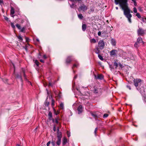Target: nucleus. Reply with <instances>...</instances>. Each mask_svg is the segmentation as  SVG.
I'll use <instances>...</instances> for the list:
<instances>
[{"label":"nucleus","instance_id":"b1692460","mask_svg":"<svg viewBox=\"0 0 146 146\" xmlns=\"http://www.w3.org/2000/svg\"><path fill=\"white\" fill-rule=\"evenodd\" d=\"M92 115L93 116V117L95 118V119H96V117H97V115H96V113H91Z\"/></svg>","mask_w":146,"mask_h":146},{"label":"nucleus","instance_id":"f704fd0d","mask_svg":"<svg viewBox=\"0 0 146 146\" xmlns=\"http://www.w3.org/2000/svg\"><path fill=\"white\" fill-rule=\"evenodd\" d=\"M136 15L138 18H141V16L139 13H137Z\"/></svg>","mask_w":146,"mask_h":146},{"label":"nucleus","instance_id":"de8ad7c7","mask_svg":"<svg viewBox=\"0 0 146 146\" xmlns=\"http://www.w3.org/2000/svg\"><path fill=\"white\" fill-rule=\"evenodd\" d=\"M21 32H23L24 30H25V28L24 27H23L22 29H21Z\"/></svg>","mask_w":146,"mask_h":146},{"label":"nucleus","instance_id":"bb28decb","mask_svg":"<svg viewBox=\"0 0 146 146\" xmlns=\"http://www.w3.org/2000/svg\"><path fill=\"white\" fill-rule=\"evenodd\" d=\"M60 108L62 109H63L64 108V104L62 103H61L60 105Z\"/></svg>","mask_w":146,"mask_h":146},{"label":"nucleus","instance_id":"6e6552de","mask_svg":"<svg viewBox=\"0 0 146 146\" xmlns=\"http://www.w3.org/2000/svg\"><path fill=\"white\" fill-rule=\"evenodd\" d=\"M95 78L96 79L102 80L104 79V76L102 74H99L97 76L96 75H95Z\"/></svg>","mask_w":146,"mask_h":146},{"label":"nucleus","instance_id":"6e6d98bb","mask_svg":"<svg viewBox=\"0 0 146 146\" xmlns=\"http://www.w3.org/2000/svg\"><path fill=\"white\" fill-rule=\"evenodd\" d=\"M53 131H56V128L55 126H54L53 127Z\"/></svg>","mask_w":146,"mask_h":146},{"label":"nucleus","instance_id":"680f3d73","mask_svg":"<svg viewBox=\"0 0 146 146\" xmlns=\"http://www.w3.org/2000/svg\"><path fill=\"white\" fill-rule=\"evenodd\" d=\"M58 96L59 98H60L61 97V94L60 93H59L58 95Z\"/></svg>","mask_w":146,"mask_h":146},{"label":"nucleus","instance_id":"dca6fc26","mask_svg":"<svg viewBox=\"0 0 146 146\" xmlns=\"http://www.w3.org/2000/svg\"><path fill=\"white\" fill-rule=\"evenodd\" d=\"M111 43L113 46H115L116 44V41L115 39L112 38L111 40Z\"/></svg>","mask_w":146,"mask_h":146},{"label":"nucleus","instance_id":"79ce46f5","mask_svg":"<svg viewBox=\"0 0 146 146\" xmlns=\"http://www.w3.org/2000/svg\"><path fill=\"white\" fill-rule=\"evenodd\" d=\"M98 127H96L95 129V130H94V133L95 134V135H96V132H97V130H98Z\"/></svg>","mask_w":146,"mask_h":146},{"label":"nucleus","instance_id":"4be33fe9","mask_svg":"<svg viewBox=\"0 0 146 146\" xmlns=\"http://www.w3.org/2000/svg\"><path fill=\"white\" fill-rule=\"evenodd\" d=\"M90 41L91 43H95L96 42V40L94 38L90 39Z\"/></svg>","mask_w":146,"mask_h":146},{"label":"nucleus","instance_id":"09e8293b","mask_svg":"<svg viewBox=\"0 0 146 146\" xmlns=\"http://www.w3.org/2000/svg\"><path fill=\"white\" fill-rule=\"evenodd\" d=\"M51 143L50 141H49L47 143L46 145L47 146H49Z\"/></svg>","mask_w":146,"mask_h":146},{"label":"nucleus","instance_id":"3c124183","mask_svg":"<svg viewBox=\"0 0 146 146\" xmlns=\"http://www.w3.org/2000/svg\"><path fill=\"white\" fill-rule=\"evenodd\" d=\"M74 4L72 3V5H70V7L72 8H73L74 7Z\"/></svg>","mask_w":146,"mask_h":146},{"label":"nucleus","instance_id":"8fccbe9b","mask_svg":"<svg viewBox=\"0 0 146 146\" xmlns=\"http://www.w3.org/2000/svg\"><path fill=\"white\" fill-rule=\"evenodd\" d=\"M142 21L143 22H145L146 21V18H143L142 19Z\"/></svg>","mask_w":146,"mask_h":146},{"label":"nucleus","instance_id":"5fc2aeb1","mask_svg":"<svg viewBox=\"0 0 146 146\" xmlns=\"http://www.w3.org/2000/svg\"><path fill=\"white\" fill-rule=\"evenodd\" d=\"M67 135L68 137H69L70 135L69 132L67 131Z\"/></svg>","mask_w":146,"mask_h":146},{"label":"nucleus","instance_id":"7ed1b4c3","mask_svg":"<svg viewBox=\"0 0 146 146\" xmlns=\"http://www.w3.org/2000/svg\"><path fill=\"white\" fill-rule=\"evenodd\" d=\"M133 81L134 86L137 87L140 84L141 80L139 78H135L134 79Z\"/></svg>","mask_w":146,"mask_h":146},{"label":"nucleus","instance_id":"338daca9","mask_svg":"<svg viewBox=\"0 0 146 146\" xmlns=\"http://www.w3.org/2000/svg\"><path fill=\"white\" fill-rule=\"evenodd\" d=\"M131 1L133 2V3L136 2V0H131Z\"/></svg>","mask_w":146,"mask_h":146},{"label":"nucleus","instance_id":"c756f323","mask_svg":"<svg viewBox=\"0 0 146 146\" xmlns=\"http://www.w3.org/2000/svg\"><path fill=\"white\" fill-rule=\"evenodd\" d=\"M48 96L47 97L46 100V102L45 103V106H48L50 104V103L49 102H47L46 101V100L48 99Z\"/></svg>","mask_w":146,"mask_h":146},{"label":"nucleus","instance_id":"f257e3e1","mask_svg":"<svg viewBox=\"0 0 146 146\" xmlns=\"http://www.w3.org/2000/svg\"><path fill=\"white\" fill-rule=\"evenodd\" d=\"M114 2L116 5L119 4L121 8L123 11L124 15L127 19L129 22L131 23L132 15L130 13L133 12L128 6L127 0H114Z\"/></svg>","mask_w":146,"mask_h":146},{"label":"nucleus","instance_id":"c03bdc74","mask_svg":"<svg viewBox=\"0 0 146 146\" xmlns=\"http://www.w3.org/2000/svg\"><path fill=\"white\" fill-rule=\"evenodd\" d=\"M138 9L139 11L140 12H142L143 11L142 8L141 7H139L138 8Z\"/></svg>","mask_w":146,"mask_h":146},{"label":"nucleus","instance_id":"6ab92c4d","mask_svg":"<svg viewBox=\"0 0 146 146\" xmlns=\"http://www.w3.org/2000/svg\"><path fill=\"white\" fill-rule=\"evenodd\" d=\"M15 76L16 78L20 79L21 81H22V79L21 75H19L18 74H16Z\"/></svg>","mask_w":146,"mask_h":146},{"label":"nucleus","instance_id":"774afa93","mask_svg":"<svg viewBox=\"0 0 146 146\" xmlns=\"http://www.w3.org/2000/svg\"><path fill=\"white\" fill-rule=\"evenodd\" d=\"M77 76H76L74 77V78L75 79H76L77 78Z\"/></svg>","mask_w":146,"mask_h":146},{"label":"nucleus","instance_id":"603ef678","mask_svg":"<svg viewBox=\"0 0 146 146\" xmlns=\"http://www.w3.org/2000/svg\"><path fill=\"white\" fill-rule=\"evenodd\" d=\"M4 19H5V20H6L7 21H8V19H9L6 17H4Z\"/></svg>","mask_w":146,"mask_h":146},{"label":"nucleus","instance_id":"473e14b6","mask_svg":"<svg viewBox=\"0 0 146 146\" xmlns=\"http://www.w3.org/2000/svg\"><path fill=\"white\" fill-rule=\"evenodd\" d=\"M98 58H99V59L101 60H103V57L100 55L98 54Z\"/></svg>","mask_w":146,"mask_h":146},{"label":"nucleus","instance_id":"4d7b16f0","mask_svg":"<svg viewBox=\"0 0 146 146\" xmlns=\"http://www.w3.org/2000/svg\"><path fill=\"white\" fill-rule=\"evenodd\" d=\"M25 39L26 40V41H27V42L28 41V40L29 39V38L27 37H25Z\"/></svg>","mask_w":146,"mask_h":146},{"label":"nucleus","instance_id":"4c0bfd02","mask_svg":"<svg viewBox=\"0 0 146 146\" xmlns=\"http://www.w3.org/2000/svg\"><path fill=\"white\" fill-rule=\"evenodd\" d=\"M11 27L13 29H14L15 28V26L14 25V24L12 23H11Z\"/></svg>","mask_w":146,"mask_h":146},{"label":"nucleus","instance_id":"052dcab7","mask_svg":"<svg viewBox=\"0 0 146 146\" xmlns=\"http://www.w3.org/2000/svg\"><path fill=\"white\" fill-rule=\"evenodd\" d=\"M43 58L45 59L47 58V57L46 55H44L43 56Z\"/></svg>","mask_w":146,"mask_h":146},{"label":"nucleus","instance_id":"49530a36","mask_svg":"<svg viewBox=\"0 0 146 146\" xmlns=\"http://www.w3.org/2000/svg\"><path fill=\"white\" fill-rule=\"evenodd\" d=\"M27 47L28 46L27 45H26L24 47V48L26 51H27L28 50Z\"/></svg>","mask_w":146,"mask_h":146},{"label":"nucleus","instance_id":"f03ea898","mask_svg":"<svg viewBox=\"0 0 146 146\" xmlns=\"http://www.w3.org/2000/svg\"><path fill=\"white\" fill-rule=\"evenodd\" d=\"M105 46V43L103 40H100L98 42V46L97 47L102 50L104 48Z\"/></svg>","mask_w":146,"mask_h":146},{"label":"nucleus","instance_id":"1a4fd4ad","mask_svg":"<svg viewBox=\"0 0 146 146\" xmlns=\"http://www.w3.org/2000/svg\"><path fill=\"white\" fill-rule=\"evenodd\" d=\"M48 116L49 117L48 118L49 120H52L53 122H54V119H53L52 117V113L50 112H49L48 114Z\"/></svg>","mask_w":146,"mask_h":146},{"label":"nucleus","instance_id":"a19ab883","mask_svg":"<svg viewBox=\"0 0 146 146\" xmlns=\"http://www.w3.org/2000/svg\"><path fill=\"white\" fill-rule=\"evenodd\" d=\"M0 4L1 6H2V5H4V3L3 0H0Z\"/></svg>","mask_w":146,"mask_h":146},{"label":"nucleus","instance_id":"0eeeda50","mask_svg":"<svg viewBox=\"0 0 146 146\" xmlns=\"http://www.w3.org/2000/svg\"><path fill=\"white\" fill-rule=\"evenodd\" d=\"M80 9L81 10H82L84 11H85L87 9V7L84 4H82L80 7Z\"/></svg>","mask_w":146,"mask_h":146},{"label":"nucleus","instance_id":"7c9ffc66","mask_svg":"<svg viewBox=\"0 0 146 146\" xmlns=\"http://www.w3.org/2000/svg\"><path fill=\"white\" fill-rule=\"evenodd\" d=\"M109 67L110 68V70H112L114 69V67L113 66L112 64H109Z\"/></svg>","mask_w":146,"mask_h":146},{"label":"nucleus","instance_id":"69168bd1","mask_svg":"<svg viewBox=\"0 0 146 146\" xmlns=\"http://www.w3.org/2000/svg\"><path fill=\"white\" fill-rule=\"evenodd\" d=\"M57 132H58V131H59V127H58L57 128Z\"/></svg>","mask_w":146,"mask_h":146},{"label":"nucleus","instance_id":"c85d7f7f","mask_svg":"<svg viewBox=\"0 0 146 146\" xmlns=\"http://www.w3.org/2000/svg\"><path fill=\"white\" fill-rule=\"evenodd\" d=\"M78 66H79V64L78 63H76L74 64L73 65L72 68V69H73V68L75 67L77 68V67H78Z\"/></svg>","mask_w":146,"mask_h":146},{"label":"nucleus","instance_id":"e433bc0d","mask_svg":"<svg viewBox=\"0 0 146 146\" xmlns=\"http://www.w3.org/2000/svg\"><path fill=\"white\" fill-rule=\"evenodd\" d=\"M108 116V114L107 113H105L104 114L103 116L104 118H105L107 117Z\"/></svg>","mask_w":146,"mask_h":146},{"label":"nucleus","instance_id":"a211bd4d","mask_svg":"<svg viewBox=\"0 0 146 146\" xmlns=\"http://www.w3.org/2000/svg\"><path fill=\"white\" fill-rule=\"evenodd\" d=\"M63 141V145H65L67 142V139L65 137H64L62 140Z\"/></svg>","mask_w":146,"mask_h":146},{"label":"nucleus","instance_id":"bf43d9fd","mask_svg":"<svg viewBox=\"0 0 146 146\" xmlns=\"http://www.w3.org/2000/svg\"><path fill=\"white\" fill-rule=\"evenodd\" d=\"M40 61L42 62V63H44V61L43 60H42V59H40Z\"/></svg>","mask_w":146,"mask_h":146},{"label":"nucleus","instance_id":"20e7f679","mask_svg":"<svg viewBox=\"0 0 146 146\" xmlns=\"http://www.w3.org/2000/svg\"><path fill=\"white\" fill-rule=\"evenodd\" d=\"M137 33L139 36H143L145 33V31L141 28H139L137 30Z\"/></svg>","mask_w":146,"mask_h":146},{"label":"nucleus","instance_id":"412c9836","mask_svg":"<svg viewBox=\"0 0 146 146\" xmlns=\"http://www.w3.org/2000/svg\"><path fill=\"white\" fill-rule=\"evenodd\" d=\"M61 139H58V140L56 141V144L58 145H59L61 143Z\"/></svg>","mask_w":146,"mask_h":146},{"label":"nucleus","instance_id":"72a5a7b5","mask_svg":"<svg viewBox=\"0 0 146 146\" xmlns=\"http://www.w3.org/2000/svg\"><path fill=\"white\" fill-rule=\"evenodd\" d=\"M139 43L137 41L136 42L135 44H134V46L135 47L137 48L138 46H139L138 45V44H139Z\"/></svg>","mask_w":146,"mask_h":146},{"label":"nucleus","instance_id":"c9c22d12","mask_svg":"<svg viewBox=\"0 0 146 146\" xmlns=\"http://www.w3.org/2000/svg\"><path fill=\"white\" fill-rule=\"evenodd\" d=\"M16 26L19 29H21V27L18 24H17L16 25Z\"/></svg>","mask_w":146,"mask_h":146},{"label":"nucleus","instance_id":"864d4df0","mask_svg":"<svg viewBox=\"0 0 146 146\" xmlns=\"http://www.w3.org/2000/svg\"><path fill=\"white\" fill-rule=\"evenodd\" d=\"M101 33L100 31H99L98 33V35L99 36H100L101 35Z\"/></svg>","mask_w":146,"mask_h":146},{"label":"nucleus","instance_id":"cd10ccee","mask_svg":"<svg viewBox=\"0 0 146 146\" xmlns=\"http://www.w3.org/2000/svg\"><path fill=\"white\" fill-rule=\"evenodd\" d=\"M78 17L80 19H82L83 18V16L81 14L78 15Z\"/></svg>","mask_w":146,"mask_h":146},{"label":"nucleus","instance_id":"39448f33","mask_svg":"<svg viewBox=\"0 0 146 146\" xmlns=\"http://www.w3.org/2000/svg\"><path fill=\"white\" fill-rule=\"evenodd\" d=\"M73 56H69L67 57L66 60V63L68 65L72 61Z\"/></svg>","mask_w":146,"mask_h":146},{"label":"nucleus","instance_id":"aec40b11","mask_svg":"<svg viewBox=\"0 0 146 146\" xmlns=\"http://www.w3.org/2000/svg\"><path fill=\"white\" fill-rule=\"evenodd\" d=\"M86 28V25L85 24H83L82 26V30L83 31H85Z\"/></svg>","mask_w":146,"mask_h":146},{"label":"nucleus","instance_id":"9d476101","mask_svg":"<svg viewBox=\"0 0 146 146\" xmlns=\"http://www.w3.org/2000/svg\"><path fill=\"white\" fill-rule=\"evenodd\" d=\"M77 110L78 111V113L80 114L82 113V107L81 105H80L77 108Z\"/></svg>","mask_w":146,"mask_h":146},{"label":"nucleus","instance_id":"ddd939ff","mask_svg":"<svg viewBox=\"0 0 146 146\" xmlns=\"http://www.w3.org/2000/svg\"><path fill=\"white\" fill-rule=\"evenodd\" d=\"M137 42L139 44L142 43L143 44H144V42L142 40V38L141 37H139L137 38Z\"/></svg>","mask_w":146,"mask_h":146},{"label":"nucleus","instance_id":"a878e982","mask_svg":"<svg viewBox=\"0 0 146 146\" xmlns=\"http://www.w3.org/2000/svg\"><path fill=\"white\" fill-rule=\"evenodd\" d=\"M23 76L25 80H27V79L26 78V76L25 75V71L24 70H23Z\"/></svg>","mask_w":146,"mask_h":146},{"label":"nucleus","instance_id":"9b49d317","mask_svg":"<svg viewBox=\"0 0 146 146\" xmlns=\"http://www.w3.org/2000/svg\"><path fill=\"white\" fill-rule=\"evenodd\" d=\"M117 60H114V62L113 64V66L114 67V69H116L117 68L118 66V64L117 62Z\"/></svg>","mask_w":146,"mask_h":146},{"label":"nucleus","instance_id":"f3484780","mask_svg":"<svg viewBox=\"0 0 146 146\" xmlns=\"http://www.w3.org/2000/svg\"><path fill=\"white\" fill-rule=\"evenodd\" d=\"M96 49H95V52L97 54H99L100 53V50L99 49H100L97 46L96 47Z\"/></svg>","mask_w":146,"mask_h":146},{"label":"nucleus","instance_id":"ea45409f","mask_svg":"<svg viewBox=\"0 0 146 146\" xmlns=\"http://www.w3.org/2000/svg\"><path fill=\"white\" fill-rule=\"evenodd\" d=\"M35 63L37 66H39V63L37 60H36L35 61Z\"/></svg>","mask_w":146,"mask_h":146},{"label":"nucleus","instance_id":"a18cd8bd","mask_svg":"<svg viewBox=\"0 0 146 146\" xmlns=\"http://www.w3.org/2000/svg\"><path fill=\"white\" fill-rule=\"evenodd\" d=\"M51 143L53 146H55V143L54 141H52L51 142Z\"/></svg>","mask_w":146,"mask_h":146},{"label":"nucleus","instance_id":"13d9d810","mask_svg":"<svg viewBox=\"0 0 146 146\" xmlns=\"http://www.w3.org/2000/svg\"><path fill=\"white\" fill-rule=\"evenodd\" d=\"M48 86H52V84L50 82L49 83Z\"/></svg>","mask_w":146,"mask_h":146},{"label":"nucleus","instance_id":"0e129e2a","mask_svg":"<svg viewBox=\"0 0 146 146\" xmlns=\"http://www.w3.org/2000/svg\"><path fill=\"white\" fill-rule=\"evenodd\" d=\"M134 4L135 6H136L137 5V3L136 2L134 3Z\"/></svg>","mask_w":146,"mask_h":146},{"label":"nucleus","instance_id":"393cba45","mask_svg":"<svg viewBox=\"0 0 146 146\" xmlns=\"http://www.w3.org/2000/svg\"><path fill=\"white\" fill-rule=\"evenodd\" d=\"M17 37L19 39V40L20 41H22L23 40V38L21 35H19L18 36H17Z\"/></svg>","mask_w":146,"mask_h":146},{"label":"nucleus","instance_id":"2f4dec72","mask_svg":"<svg viewBox=\"0 0 146 146\" xmlns=\"http://www.w3.org/2000/svg\"><path fill=\"white\" fill-rule=\"evenodd\" d=\"M54 103H55L54 100L53 99H52V103H51V105L52 107H53L54 106Z\"/></svg>","mask_w":146,"mask_h":146},{"label":"nucleus","instance_id":"37998d69","mask_svg":"<svg viewBox=\"0 0 146 146\" xmlns=\"http://www.w3.org/2000/svg\"><path fill=\"white\" fill-rule=\"evenodd\" d=\"M54 110L55 114L56 115H57L59 113V112L58 111L56 112V111L54 109Z\"/></svg>","mask_w":146,"mask_h":146},{"label":"nucleus","instance_id":"2eb2a0df","mask_svg":"<svg viewBox=\"0 0 146 146\" xmlns=\"http://www.w3.org/2000/svg\"><path fill=\"white\" fill-rule=\"evenodd\" d=\"M57 137L58 139H61L62 137V134L61 132H57Z\"/></svg>","mask_w":146,"mask_h":146},{"label":"nucleus","instance_id":"e2e57ef3","mask_svg":"<svg viewBox=\"0 0 146 146\" xmlns=\"http://www.w3.org/2000/svg\"><path fill=\"white\" fill-rule=\"evenodd\" d=\"M119 66H120V67H122V65L120 63H119Z\"/></svg>","mask_w":146,"mask_h":146},{"label":"nucleus","instance_id":"423d86ee","mask_svg":"<svg viewBox=\"0 0 146 146\" xmlns=\"http://www.w3.org/2000/svg\"><path fill=\"white\" fill-rule=\"evenodd\" d=\"M117 50L114 49L111 50L110 52V54L111 56H113L116 55L117 53Z\"/></svg>","mask_w":146,"mask_h":146},{"label":"nucleus","instance_id":"58836bf2","mask_svg":"<svg viewBox=\"0 0 146 146\" xmlns=\"http://www.w3.org/2000/svg\"><path fill=\"white\" fill-rule=\"evenodd\" d=\"M133 12L134 13H137V9L136 7H134L133 8Z\"/></svg>","mask_w":146,"mask_h":146},{"label":"nucleus","instance_id":"5701e85b","mask_svg":"<svg viewBox=\"0 0 146 146\" xmlns=\"http://www.w3.org/2000/svg\"><path fill=\"white\" fill-rule=\"evenodd\" d=\"M59 119V117H56L55 118V119H54V122H55L56 123H58V120Z\"/></svg>","mask_w":146,"mask_h":146},{"label":"nucleus","instance_id":"4468645a","mask_svg":"<svg viewBox=\"0 0 146 146\" xmlns=\"http://www.w3.org/2000/svg\"><path fill=\"white\" fill-rule=\"evenodd\" d=\"M94 90H93V92L95 94H97L98 93V89L95 86L94 87Z\"/></svg>","mask_w":146,"mask_h":146},{"label":"nucleus","instance_id":"f8f14e48","mask_svg":"<svg viewBox=\"0 0 146 146\" xmlns=\"http://www.w3.org/2000/svg\"><path fill=\"white\" fill-rule=\"evenodd\" d=\"M10 14L11 16L14 17V15H13L15 13L14 9L13 7H11V8Z\"/></svg>","mask_w":146,"mask_h":146}]
</instances>
